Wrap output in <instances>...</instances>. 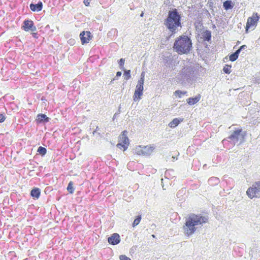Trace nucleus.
I'll return each mask as SVG.
<instances>
[{
  "label": "nucleus",
  "instance_id": "nucleus-38",
  "mask_svg": "<svg viewBox=\"0 0 260 260\" xmlns=\"http://www.w3.org/2000/svg\"><path fill=\"white\" fill-rule=\"evenodd\" d=\"M92 134H93V135H95V134H97L98 135H99V136H101V133H98L95 130H94V131L92 132Z\"/></svg>",
  "mask_w": 260,
  "mask_h": 260
},
{
  "label": "nucleus",
  "instance_id": "nucleus-6",
  "mask_svg": "<svg viewBox=\"0 0 260 260\" xmlns=\"http://www.w3.org/2000/svg\"><path fill=\"white\" fill-rule=\"evenodd\" d=\"M246 194L251 199L260 198V181L255 182L252 186L249 187Z\"/></svg>",
  "mask_w": 260,
  "mask_h": 260
},
{
  "label": "nucleus",
  "instance_id": "nucleus-35",
  "mask_svg": "<svg viewBox=\"0 0 260 260\" xmlns=\"http://www.w3.org/2000/svg\"><path fill=\"white\" fill-rule=\"evenodd\" d=\"M246 48H247V46L245 45H243L241 46L240 47L239 49L242 51L243 50H244Z\"/></svg>",
  "mask_w": 260,
  "mask_h": 260
},
{
  "label": "nucleus",
  "instance_id": "nucleus-47",
  "mask_svg": "<svg viewBox=\"0 0 260 260\" xmlns=\"http://www.w3.org/2000/svg\"><path fill=\"white\" fill-rule=\"evenodd\" d=\"M166 63H168V64L169 65V63L168 62V61H166Z\"/></svg>",
  "mask_w": 260,
  "mask_h": 260
},
{
  "label": "nucleus",
  "instance_id": "nucleus-15",
  "mask_svg": "<svg viewBox=\"0 0 260 260\" xmlns=\"http://www.w3.org/2000/svg\"><path fill=\"white\" fill-rule=\"evenodd\" d=\"M30 9L32 11H40L43 8V4L40 1L36 4H31L29 6Z\"/></svg>",
  "mask_w": 260,
  "mask_h": 260
},
{
  "label": "nucleus",
  "instance_id": "nucleus-22",
  "mask_svg": "<svg viewBox=\"0 0 260 260\" xmlns=\"http://www.w3.org/2000/svg\"><path fill=\"white\" fill-rule=\"evenodd\" d=\"M223 6L224 9L226 10L231 9L234 7L232 1L229 0L226 1L223 3Z\"/></svg>",
  "mask_w": 260,
  "mask_h": 260
},
{
  "label": "nucleus",
  "instance_id": "nucleus-3",
  "mask_svg": "<svg viewBox=\"0 0 260 260\" xmlns=\"http://www.w3.org/2000/svg\"><path fill=\"white\" fill-rule=\"evenodd\" d=\"M164 25L171 32V36L175 34L178 27H181V16L176 9L169 12L167 18Z\"/></svg>",
  "mask_w": 260,
  "mask_h": 260
},
{
  "label": "nucleus",
  "instance_id": "nucleus-44",
  "mask_svg": "<svg viewBox=\"0 0 260 260\" xmlns=\"http://www.w3.org/2000/svg\"><path fill=\"white\" fill-rule=\"evenodd\" d=\"M143 15H144V13H143V12H142V13L141 14L140 16H141V17H143Z\"/></svg>",
  "mask_w": 260,
  "mask_h": 260
},
{
  "label": "nucleus",
  "instance_id": "nucleus-5",
  "mask_svg": "<svg viewBox=\"0 0 260 260\" xmlns=\"http://www.w3.org/2000/svg\"><path fill=\"white\" fill-rule=\"evenodd\" d=\"M246 133L242 131L241 128H235L231 134L222 140V143L225 144L230 142L232 145H235L239 142L241 144L244 142Z\"/></svg>",
  "mask_w": 260,
  "mask_h": 260
},
{
  "label": "nucleus",
  "instance_id": "nucleus-25",
  "mask_svg": "<svg viewBox=\"0 0 260 260\" xmlns=\"http://www.w3.org/2000/svg\"><path fill=\"white\" fill-rule=\"evenodd\" d=\"M124 79L125 80H128L131 77V71L130 70H124L123 74Z\"/></svg>",
  "mask_w": 260,
  "mask_h": 260
},
{
  "label": "nucleus",
  "instance_id": "nucleus-7",
  "mask_svg": "<svg viewBox=\"0 0 260 260\" xmlns=\"http://www.w3.org/2000/svg\"><path fill=\"white\" fill-rule=\"evenodd\" d=\"M127 132L124 131L122 134L120 136L119 143L117 144V147L119 148H123V150H125L129 145V140L127 137Z\"/></svg>",
  "mask_w": 260,
  "mask_h": 260
},
{
  "label": "nucleus",
  "instance_id": "nucleus-10",
  "mask_svg": "<svg viewBox=\"0 0 260 260\" xmlns=\"http://www.w3.org/2000/svg\"><path fill=\"white\" fill-rule=\"evenodd\" d=\"M22 28L26 31L29 30L35 31L37 30V28L36 26L34 25L33 21L29 19H26L24 21Z\"/></svg>",
  "mask_w": 260,
  "mask_h": 260
},
{
  "label": "nucleus",
  "instance_id": "nucleus-20",
  "mask_svg": "<svg viewBox=\"0 0 260 260\" xmlns=\"http://www.w3.org/2000/svg\"><path fill=\"white\" fill-rule=\"evenodd\" d=\"M208 183L211 186H215L219 184L220 180L216 177H212L208 179Z\"/></svg>",
  "mask_w": 260,
  "mask_h": 260
},
{
  "label": "nucleus",
  "instance_id": "nucleus-30",
  "mask_svg": "<svg viewBox=\"0 0 260 260\" xmlns=\"http://www.w3.org/2000/svg\"><path fill=\"white\" fill-rule=\"evenodd\" d=\"M238 57V56H237V55H236V54L235 55V53L231 54L229 56L230 60L232 61H235L236 60H237Z\"/></svg>",
  "mask_w": 260,
  "mask_h": 260
},
{
  "label": "nucleus",
  "instance_id": "nucleus-36",
  "mask_svg": "<svg viewBox=\"0 0 260 260\" xmlns=\"http://www.w3.org/2000/svg\"><path fill=\"white\" fill-rule=\"evenodd\" d=\"M241 50L239 48L237 50H236L234 53H235V55H237V56H239V53Z\"/></svg>",
  "mask_w": 260,
  "mask_h": 260
},
{
  "label": "nucleus",
  "instance_id": "nucleus-41",
  "mask_svg": "<svg viewBox=\"0 0 260 260\" xmlns=\"http://www.w3.org/2000/svg\"><path fill=\"white\" fill-rule=\"evenodd\" d=\"M172 161H174L175 159H177V158H176L174 156H172Z\"/></svg>",
  "mask_w": 260,
  "mask_h": 260
},
{
  "label": "nucleus",
  "instance_id": "nucleus-14",
  "mask_svg": "<svg viewBox=\"0 0 260 260\" xmlns=\"http://www.w3.org/2000/svg\"><path fill=\"white\" fill-rule=\"evenodd\" d=\"M50 118L45 114H39L37 115L36 121L38 124L46 123L49 121Z\"/></svg>",
  "mask_w": 260,
  "mask_h": 260
},
{
  "label": "nucleus",
  "instance_id": "nucleus-16",
  "mask_svg": "<svg viewBox=\"0 0 260 260\" xmlns=\"http://www.w3.org/2000/svg\"><path fill=\"white\" fill-rule=\"evenodd\" d=\"M201 95L199 94L194 98H189L187 100V103L189 105H193L197 103L201 99Z\"/></svg>",
  "mask_w": 260,
  "mask_h": 260
},
{
  "label": "nucleus",
  "instance_id": "nucleus-27",
  "mask_svg": "<svg viewBox=\"0 0 260 260\" xmlns=\"http://www.w3.org/2000/svg\"><path fill=\"white\" fill-rule=\"evenodd\" d=\"M67 190L70 193H73L74 191V188L73 187V183L70 181L68 185Z\"/></svg>",
  "mask_w": 260,
  "mask_h": 260
},
{
  "label": "nucleus",
  "instance_id": "nucleus-29",
  "mask_svg": "<svg viewBox=\"0 0 260 260\" xmlns=\"http://www.w3.org/2000/svg\"><path fill=\"white\" fill-rule=\"evenodd\" d=\"M231 66L226 65L223 68V71L226 74H230Z\"/></svg>",
  "mask_w": 260,
  "mask_h": 260
},
{
  "label": "nucleus",
  "instance_id": "nucleus-19",
  "mask_svg": "<svg viewBox=\"0 0 260 260\" xmlns=\"http://www.w3.org/2000/svg\"><path fill=\"white\" fill-rule=\"evenodd\" d=\"M183 120V118H174L169 123V126L171 128H174L177 126Z\"/></svg>",
  "mask_w": 260,
  "mask_h": 260
},
{
  "label": "nucleus",
  "instance_id": "nucleus-8",
  "mask_svg": "<svg viewBox=\"0 0 260 260\" xmlns=\"http://www.w3.org/2000/svg\"><path fill=\"white\" fill-rule=\"evenodd\" d=\"M144 83V82L138 81L134 95V100L135 101L141 99L140 96L143 94Z\"/></svg>",
  "mask_w": 260,
  "mask_h": 260
},
{
  "label": "nucleus",
  "instance_id": "nucleus-42",
  "mask_svg": "<svg viewBox=\"0 0 260 260\" xmlns=\"http://www.w3.org/2000/svg\"><path fill=\"white\" fill-rule=\"evenodd\" d=\"M111 31H114V32H117V30L116 29H112L110 32H111Z\"/></svg>",
  "mask_w": 260,
  "mask_h": 260
},
{
  "label": "nucleus",
  "instance_id": "nucleus-33",
  "mask_svg": "<svg viewBox=\"0 0 260 260\" xmlns=\"http://www.w3.org/2000/svg\"><path fill=\"white\" fill-rule=\"evenodd\" d=\"M5 116L4 114L0 113V123L3 122L5 120Z\"/></svg>",
  "mask_w": 260,
  "mask_h": 260
},
{
  "label": "nucleus",
  "instance_id": "nucleus-2",
  "mask_svg": "<svg viewBox=\"0 0 260 260\" xmlns=\"http://www.w3.org/2000/svg\"><path fill=\"white\" fill-rule=\"evenodd\" d=\"M208 221L207 216L201 214H191L186 219L185 225L183 226L184 233L185 235L189 236L192 235L197 229V226H202L203 223Z\"/></svg>",
  "mask_w": 260,
  "mask_h": 260
},
{
  "label": "nucleus",
  "instance_id": "nucleus-4",
  "mask_svg": "<svg viewBox=\"0 0 260 260\" xmlns=\"http://www.w3.org/2000/svg\"><path fill=\"white\" fill-rule=\"evenodd\" d=\"M192 46L191 40L186 36H180L175 40L173 48L179 54L187 53Z\"/></svg>",
  "mask_w": 260,
  "mask_h": 260
},
{
  "label": "nucleus",
  "instance_id": "nucleus-43",
  "mask_svg": "<svg viewBox=\"0 0 260 260\" xmlns=\"http://www.w3.org/2000/svg\"><path fill=\"white\" fill-rule=\"evenodd\" d=\"M99 130V128L98 126H96V128H95V131L97 132Z\"/></svg>",
  "mask_w": 260,
  "mask_h": 260
},
{
  "label": "nucleus",
  "instance_id": "nucleus-1",
  "mask_svg": "<svg viewBox=\"0 0 260 260\" xmlns=\"http://www.w3.org/2000/svg\"><path fill=\"white\" fill-rule=\"evenodd\" d=\"M199 76V71L194 66L184 67L176 77L177 82L183 86H190L194 84Z\"/></svg>",
  "mask_w": 260,
  "mask_h": 260
},
{
  "label": "nucleus",
  "instance_id": "nucleus-46",
  "mask_svg": "<svg viewBox=\"0 0 260 260\" xmlns=\"http://www.w3.org/2000/svg\"><path fill=\"white\" fill-rule=\"evenodd\" d=\"M215 27H216L215 25L214 24V25H213V28H215Z\"/></svg>",
  "mask_w": 260,
  "mask_h": 260
},
{
  "label": "nucleus",
  "instance_id": "nucleus-40",
  "mask_svg": "<svg viewBox=\"0 0 260 260\" xmlns=\"http://www.w3.org/2000/svg\"><path fill=\"white\" fill-rule=\"evenodd\" d=\"M233 182V179H231V178H229V179L228 180V181H226V182Z\"/></svg>",
  "mask_w": 260,
  "mask_h": 260
},
{
  "label": "nucleus",
  "instance_id": "nucleus-32",
  "mask_svg": "<svg viewBox=\"0 0 260 260\" xmlns=\"http://www.w3.org/2000/svg\"><path fill=\"white\" fill-rule=\"evenodd\" d=\"M145 75V72H142L141 74L140 79L139 80V81H141V82H144Z\"/></svg>",
  "mask_w": 260,
  "mask_h": 260
},
{
  "label": "nucleus",
  "instance_id": "nucleus-28",
  "mask_svg": "<svg viewBox=\"0 0 260 260\" xmlns=\"http://www.w3.org/2000/svg\"><path fill=\"white\" fill-rule=\"evenodd\" d=\"M124 61H125V60L123 58H121L118 60V63L119 65L120 68L122 70H124Z\"/></svg>",
  "mask_w": 260,
  "mask_h": 260
},
{
  "label": "nucleus",
  "instance_id": "nucleus-34",
  "mask_svg": "<svg viewBox=\"0 0 260 260\" xmlns=\"http://www.w3.org/2000/svg\"><path fill=\"white\" fill-rule=\"evenodd\" d=\"M83 3L86 6H88L90 4L89 0H84Z\"/></svg>",
  "mask_w": 260,
  "mask_h": 260
},
{
  "label": "nucleus",
  "instance_id": "nucleus-23",
  "mask_svg": "<svg viewBox=\"0 0 260 260\" xmlns=\"http://www.w3.org/2000/svg\"><path fill=\"white\" fill-rule=\"evenodd\" d=\"M37 152L42 156H44L47 153V149L46 148L40 146L38 148Z\"/></svg>",
  "mask_w": 260,
  "mask_h": 260
},
{
  "label": "nucleus",
  "instance_id": "nucleus-24",
  "mask_svg": "<svg viewBox=\"0 0 260 260\" xmlns=\"http://www.w3.org/2000/svg\"><path fill=\"white\" fill-rule=\"evenodd\" d=\"M142 219L141 215H139L136 217V218L134 220L133 223V226L135 227L138 225L141 221Z\"/></svg>",
  "mask_w": 260,
  "mask_h": 260
},
{
  "label": "nucleus",
  "instance_id": "nucleus-45",
  "mask_svg": "<svg viewBox=\"0 0 260 260\" xmlns=\"http://www.w3.org/2000/svg\"><path fill=\"white\" fill-rule=\"evenodd\" d=\"M233 184L232 183V184L231 185H230V187L231 188H233Z\"/></svg>",
  "mask_w": 260,
  "mask_h": 260
},
{
  "label": "nucleus",
  "instance_id": "nucleus-11",
  "mask_svg": "<svg viewBox=\"0 0 260 260\" xmlns=\"http://www.w3.org/2000/svg\"><path fill=\"white\" fill-rule=\"evenodd\" d=\"M80 39L83 44L88 43L91 40L92 36L89 31H83L80 35Z\"/></svg>",
  "mask_w": 260,
  "mask_h": 260
},
{
  "label": "nucleus",
  "instance_id": "nucleus-26",
  "mask_svg": "<svg viewBox=\"0 0 260 260\" xmlns=\"http://www.w3.org/2000/svg\"><path fill=\"white\" fill-rule=\"evenodd\" d=\"M187 93V91H182L179 90H176L174 92V94L178 96V98H181L182 95H185Z\"/></svg>",
  "mask_w": 260,
  "mask_h": 260
},
{
  "label": "nucleus",
  "instance_id": "nucleus-12",
  "mask_svg": "<svg viewBox=\"0 0 260 260\" xmlns=\"http://www.w3.org/2000/svg\"><path fill=\"white\" fill-rule=\"evenodd\" d=\"M108 242L112 245H115L119 244L120 242L119 235L117 233L113 234L108 238Z\"/></svg>",
  "mask_w": 260,
  "mask_h": 260
},
{
  "label": "nucleus",
  "instance_id": "nucleus-9",
  "mask_svg": "<svg viewBox=\"0 0 260 260\" xmlns=\"http://www.w3.org/2000/svg\"><path fill=\"white\" fill-rule=\"evenodd\" d=\"M259 18V17L258 16L257 13H256L255 15H253L252 17H250L248 18L246 26V32L248 31V29L251 26H253L256 25Z\"/></svg>",
  "mask_w": 260,
  "mask_h": 260
},
{
  "label": "nucleus",
  "instance_id": "nucleus-21",
  "mask_svg": "<svg viewBox=\"0 0 260 260\" xmlns=\"http://www.w3.org/2000/svg\"><path fill=\"white\" fill-rule=\"evenodd\" d=\"M175 177V172L172 169L167 170L165 173V177L167 179H172Z\"/></svg>",
  "mask_w": 260,
  "mask_h": 260
},
{
  "label": "nucleus",
  "instance_id": "nucleus-39",
  "mask_svg": "<svg viewBox=\"0 0 260 260\" xmlns=\"http://www.w3.org/2000/svg\"><path fill=\"white\" fill-rule=\"evenodd\" d=\"M32 36L35 38H38V34L37 33H33Z\"/></svg>",
  "mask_w": 260,
  "mask_h": 260
},
{
  "label": "nucleus",
  "instance_id": "nucleus-31",
  "mask_svg": "<svg viewBox=\"0 0 260 260\" xmlns=\"http://www.w3.org/2000/svg\"><path fill=\"white\" fill-rule=\"evenodd\" d=\"M120 108H121V107H120V106H119L118 111H117V112H116L114 114V116H113V118H112L113 120H114L116 118H117L118 116H119V114H120V111H120Z\"/></svg>",
  "mask_w": 260,
  "mask_h": 260
},
{
  "label": "nucleus",
  "instance_id": "nucleus-37",
  "mask_svg": "<svg viewBox=\"0 0 260 260\" xmlns=\"http://www.w3.org/2000/svg\"><path fill=\"white\" fill-rule=\"evenodd\" d=\"M121 72H117L116 73V76L115 78L120 77V76H121Z\"/></svg>",
  "mask_w": 260,
  "mask_h": 260
},
{
  "label": "nucleus",
  "instance_id": "nucleus-13",
  "mask_svg": "<svg viewBox=\"0 0 260 260\" xmlns=\"http://www.w3.org/2000/svg\"><path fill=\"white\" fill-rule=\"evenodd\" d=\"M155 148L154 145H147L141 149V152L144 155L149 156L153 152Z\"/></svg>",
  "mask_w": 260,
  "mask_h": 260
},
{
  "label": "nucleus",
  "instance_id": "nucleus-18",
  "mask_svg": "<svg viewBox=\"0 0 260 260\" xmlns=\"http://www.w3.org/2000/svg\"><path fill=\"white\" fill-rule=\"evenodd\" d=\"M40 189L37 187L33 188L30 192V195L34 199H38L40 197Z\"/></svg>",
  "mask_w": 260,
  "mask_h": 260
},
{
  "label": "nucleus",
  "instance_id": "nucleus-17",
  "mask_svg": "<svg viewBox=\"0 0 260 260\" xmlns=\"http://www.w3.org/2000/svg\"><path fill=\"white\" fill-rule=\"evenodd\" d=\"M211 31L206 30L202 33V38L204 41L210 42L211 40Z\"/></svg>",
  "mask_w": 260,
  "mask_h": 260
}]
</instances>
